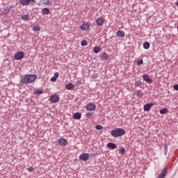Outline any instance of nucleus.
<instances>
[{"label":"nucleus","instance_id":"nucleus-1","mask_svg":"<svg viewBox=\"0 0 178 178\" xmlns=\"http://www.w3.org/2000/svg\"><path fill=\"white\" fill-rule=\"evenodd\" d=\"M37 79L36 74H26L24 78H22V83L29 84L33 83Z\"/></svg>","mask_w":178,"mask_h":178},{"label":"nucleus","instance_id":"nucleus-2","mask_svg":"<svg viewBox=\"0 0 178 178\" xmlns=\"http://www.w3.org/2000/svg\"><path fill=\"white\" fill-rule=\"evenodd\" d=\"M125 134H126L125 130H124L122 128H116V129L112 130L111 133V136L113 138L121 137V136L125 135Z\"/></svg>","mask_w":178,"mask_h":178},{"label":"nucleus","instance_id":"nucleus-3","mask_svg":"<svg viewBox=\"0 0 178 178\" xmlns=\"http://www.w3.org/2000/svg\"><path fill=\"white\" fill-rule=\"evenodd\" d=\"M24 58V53L23 51H18L14 54V59L15 60H20Z\"/></svg>","mask_w":178,"mask_h":178},{"label":"nucleus","instance_id":"nucleus-4","mask_svg":"<svg viewBox=\"0 0 178 178\" xmlns=\"http://www.w3.org/2000/svg\"><path fill=\"white\" fill-rule=\"evenodd\" d=\"M86 109L88 111H94L96 109V105L93 103H88L86 105Z\"/></svg>","mask_w":178,"mask_h":178},{"label":"nucleus","instance_id":"nucleus-5","mask_svg":"<svg viewBox=\"0 0 178 178\" xmlns=\"http://www.w3.org/2000/svg\"><path fill=\"white\" fill-rule=\"evenodd\" d=\"M95 22L98 26H102L105 22V19L102 17H99L96 19Z\"/></svg>","mask_w":178,"mask_h":178},{"label":"nucleus","instance_id":"nucleus-6","mask_svg":"<svg viewBox=\"0 0 178 178\" xmlns=\"http://www.w3.org/2000/svg\"><path fill=\"white\" fill-rule=\"evenodd\" d=\"M90 157L89 154L83 153L79 155V159L83 161H87Z\"/></svg>","mask_w":178,"mask_h":178},{"label":"nucleus","instance_id":"nucleus-7","mask_svg":"<svg viewBox=\"0 0 178 178\" xmlns=\"http://www.w3.org/2000/svg\"><path fill=\"white\" fill-rule=\"evenodd\" d=\"M31 1L35 3V0H19V3L23 6H29Z\"/></svg>","mask_w":178,"mask_h":178},{"label":"nucleus","instance_id":"nucleus-8","mask_svg":"<svg viewBox=\"0 0 178 178\" xmlns=\"http://www.w3.org/2000/svg\"><path fill=\"white\" fill-rule=\"evenodd\" d=\"M143 79L147 83H152V79L149 77L148 74H143Z\"/></svg>","mask_w":178,"mask_h":178},{"label":"nucleus","instance_id":"nucleus-9","mask_svg":"<svg viewBox=\"0 0 178 178\" xmlns=\"http://www.w3.org/2000/svg\"><path fill=\"white\" fill-rule=\"evenodd\" d=\"M50 101L56 104L59 102V97L57 95H53L50 97Z\"/></svg>","mask_w":178,"mask_h":178},{"label":"nucleus","instance_id":"nucleus-10","mask_svg":"<svg viewBox=\"0 0 178 178\" xmlns=\"http://www.w3.org/2000/svg\"><path fill=\"white\" fill-rule=\"evenodd\" d=\"M67 144V140L64 138H60L58 139V145L61 146H66Z\"/></svg>","mask_w":178,"mask_h":178},{"label":"nucleus","instance_id":"nucleus-11","mask_svg":"<svg viewBox=\"0 0 178 178\" xmlns=\"http://www.w3.org/2000/svg\"><path fill=\"white\" fill-rule=\"evenodd\" d=\"M154 106V104L153 103H150V104H146L144 105L143 106V109L145 111L147 112L149 111L151 108Z\"/></svg>","mask_w":178,"mask_h":178},{"label":"nucleus","instance_id":"nucleus-12","mask_svg":"<svg viewBox=\"0 0 178 178\" xmlns=\"http://www.w3.org/2000/svg\"><path fill=\"white\" fill-rule=\"evenodd\" d=\"M90 29L89 24L88 22L83 23L81 26L80 29L81 31H86Z\"/></svg>","mask_w":178,"mask_h":178},{"label":"nucleus","instance_id":"nucleus-13","mask_svg":"<svg viewBox=\"0 0 178 178\" xmlns=\"http://www.w3.org/2000/svg\"><path fill=\"white\" fill-rule=\"evenodd\" d=\"M107 147L108 149H117L118 148V146L115 143H108L107 144Z\"/></svg>","mask_w":178,"mask_h":178},{"label":"nucleus","instance_id":"nucleus-14","mask_svg":"<svg viewBox=\"0 0 178 178\" xmlns=\"http://www.w3.org/2000/svg\"><path fill=\"white\" fill-rule=\"evenodd\" d=\"M109 58L108 57V54H106V53H103L101 56H100V59L102 60H104V61H106L108 60Z\"/></svg>","mask_w":178,"mask_h":178},{"label":"nucleus","instance_id":"nucleus-15","mask_svg":"<svg viewBox=\"0 0 178 178\" xmlns=\"http://www.w3.org/2000/svg\"><path fill=\"white\" fill-rule=\"evenodd\" d=\"M116 35L118 38H124L125 36V32L124 31L119 30L117 31Z\"/></svg>","mask_w":178,"mask_h":178},{"label":"nucleus","instance_id":"nucleus-16","mask_svg":"<svg viewBox=\"0 0 178 178\" xmlns=\"http://www.w3.org/2000/svg\"><path fill=\"white\" fill-rule=\"evenodd\" d=\"M50 13V10L48 8H44L43 9H42V14L43 15H48Z\"/></svg>","mask_w":178,"mask_h":178},{"label":"nucleus","instance_id":"nucleus-17","mask_svg":"<svg viewBox=\"0 0 178 178\" xmlns=\"http://www.w3.org/2000/svg\"><path fill=\"white\" fill-rule=\"evenodd\" d=\"M59 77V73L56 72L54 74V76H53V77H51V79H50V81L51 82H56V79Z\"/></svg>","mask_w":178,"mask_h":178},{"label":"nucleus","instance_id":"nucleus-18","mask_svg":"<svg viewBox=\"0 0 178 178\" xmlns=\"http://www.w3.org/2000/svg\"><path fill=\"white\" fill-rule=\"evenodd\" d=\"M74 86L72 83L65 85V89L68 90H72L74 89Z\"/></svg>","mask_w":178,"mask_h":178},{"label":"nucleus","instance_id":"nucleus-19","mask_svg":"<svg viewBox=\"0 0 178 178\" xmlns=\"http://www.w3.org/2000/svg\"><path fill=\"white\" fill-rule=\"evenodd\" d=\"M73 118L75 119V120H80L81 118V114L79 112L75 113L73 115Z\"/></svg>","mask_w":178,"mask_h":178},{"label":"nucleus","instance_id":"nucleus-20","mask_svg":"<svg viewBox=\"0 0 178 178\" xmlns=\"http://www.w3.org/2000/svg\"><path fill=\"white\" fill-rule=\"evenodd\" d=\"M168 112V109L167 108H162L159 111V113L161 115H165Z\"/></svg>","mask_w":178,"mask_h":178},{"label":"nucleus","instance_id":"nucleus-21","mask_svg":"<svg viewBox=\"0 0 178 178\" xmlns=\"http://www.w3.org/2000/svg\"><path fill=\"white\" fill-rule=\"evenodd\" d=\"M150 47V44L148 42H145L143 43V48L146 50L149 49Z\"/></svg>","mask_w":178,"mask_h":178},{"label":"nucleus","instance_id":"nucleus-22","mask_svg":"<svg viewBox=\"0 0 178 178\" xmlns=\"http://www.w3.org/2000/svg\"><path fill=\"white\" fill-rule=\"evenodd\" d=\"M10 8L9 7H6V8H4L3 10L2 13H3V15H6V14H8L10 13Z\"/></svg>","mask_w":178,"mask_h":178},{"label":"nucleus","instance_id":"nucleus-23","mask_svg":"<svg viewBox=\"0 0 178 178\" xmlns=\"http://www.w3.org/2000/svg\"><path fill=\"white\" fill-rule=\"evenodd\" d=\"M101 51V48L99 47H95L93 48V52L95 54H99Z\"/></svg>","mask_w":178,"mask_h":178},{"label":"nucleus","instance_id":"nucleus-24","mask_svg":"<svg viewBox=\"0 0 178 178\" xmlns=\"http://www.w3.org/2000/svg\"><path fill=\"white\" fill-rule=\"evenodd\" d=\"M42 93H43V91L40 89H37L36 90H35V92H33V95H40Z\"/></svg>","mask_w":178,"mask_h":178},{"label":"nucleus","instance_id":"nucleus-25","mask_svg":"<svg viewBox=\"0 0 178 178\" xmlns=\"http://www.w3.org/2000/svg\"><path fill=\"white\" fill-rule=\"evenodd\" d=\"M21 19H22V21L27 22L29 19V16L28 15H22V17H21Z\"/></svg>","mask_w":178,"mask_h":178},{"label":"nucleus","instance_id":"nucleus-26","mask_svg":"<svg viewBox=\"0 0 178 178\" xmlns=\"http://www.w3.org/2000/svg\"><path fill=\"white\" fill-rule=\"evenodd\" d=\"M167 173H168L167 168H163L161 172V175H162V176H164V177L167 175Z\"/></svg>","mask_w":178,"mask_h":178},{"label":"nucleus","instance_id":"nucleus-27","mask_svg":"<svg viewBox=\"0 0 178 178\" xmlns=\"http://www.w3.org/2000/svg\"><path fill=\"white\" fill-rule=\"evenodd\" d=\"M32 30H33V31L35 32H38L40 31V28L39 26L36 25L35 26H33V28H32Z\"/></svg>","mask_w":178,"mask_h":178},{"label":"nucleus","instance_id":"nucleus-28","mask_svg":"<svg viewBox=\"0 0 178 178\" xmlns=\"http://www.w3.org/2000/svg\"><path fill=\"white\" fill-rule=\"evenodd\" d=\"M81 45L82 47H86L88 45V42L86 40H82L81 42Z\"/></svg>","mask_w":178,"mask_h":178},{"label":"nucleus","instance_id":"nucleus-29","mask_svg":"<svg viewBox=\"0 0 178 178\" xmlns=\"http://www.w3.org/2000/svg\"><path fill=\"white\" fill-rule=\"evenodd\" d=\"M102 129H103V127L101 124H97L95 126V129L96 130L99 131V130H102Z\"/></svg>","mask_w":178,"mask_h":178},{"label":"nucleus","instance_id":"nucleus-30","mask_svg":"<svg viewBox=\"0 0 178 178\" xmlns=\"http://www.w3.org/2000/svg\"><path fill=\"white\" fill-rule=\"evenodd\" d=\"M94 115V113L93 112H89L86 113V118H91Z\"/></svg>","mask_w":178,"mask_h":178},{"label":"nucleus","instance_id":"nucleus-31","mask_svg":"<svg viewBox=\"0 0 178 178\" xmlns=\"http://www.w3.org/2000/svg\"><path fill=\"white\" fill-rule=\"evenodd\" d=\"M125 152V149L124 147H121L120 149H119V154H124Z\"/></svg>","mask_w":178,"mask_h":178},{"label":"nucleus","instance_id":"nucleus-32","mask_svg":"<svg viewBox=\"0 0 178 178\" xmlns=\"http://www.w3.org/2000/svg\"><path fill=\"white\" fill-rule=\"evenodd\" d=\"M135 86H142V81H137L135 82Z\"/></svg>","mask_w":178,"mask_h":178},{"label":"nucleus","instance_id":"nucleus-33","mask_svg":"<svg viewBox=\"0 0 178 178\" xmlns=\"http://www.w3.org/2000/svg\"><path fill=\"white\" fill-rule=\"evenodd\" d=\"M136 95L137 97H142V96H143V93L140 92V91H137V92H136Z\"/></svg>","mask_w":178,"mask_h":178},{"label":"nucleus","instance_id":"nucleus-34","mask_svg":"<svg viewBox=\"0 0 178 178\" xmlns=\"http://www.w3.org/2000/svg\"><path fill=\"white\" fill-rule=\"evenodd\" d=\"M137 65H138V66H140L141 65H143V60L141 59V60H138Z\"/></svg>","mask_w":178,"mask_h":178},{"label":"nucleus","instance_id":"nucleus-35","mask_svg":"<svg viewBox=\"0 0 178 178\" xmlns=\"http://www.w3.org/2000/svg\"><path fill=\"white\" fill-rule=\"evenodd\" d=\"M26 170H28V172H32L34 171V168L32 166L26 168Z\"/></svg>","mask_w":178,"mask_h":178},{"label":"nucleus","instance_id":"nucleus-36","mask_svg":"<svg viewBox=\"0 0 178 178\" xmlns=\"http://www.w3.org/2000/svg\"><path fill=\"white\" fill-rule=\"evenodd\" d=\"M175 90L178 91V84H176L173 86Z\"/></svg>","mask_w":178,"mask_h":178},{"label":"nucleus","instance_id":"nucleus-37","mask_svg":"<svg viewBox=\"0 0 178 178\" xmlns=\"http://www.w3.org/2000/svg\"><path fill=\"white\" fill-rule=\"evenodd\" d=\"M165 177H164L163 175L160 174L157 178H165Z\"/></svg>","mask_w":178,"mask_h":178},{"label":"nucleus","instance_id":"nucleus-38","mask_svg":"<svg viewBox=\"0 0 178 178\" xmlns=\"http://www.w3.org/2000/svg\"><path fill=\"white\" fill-rule=\"evenodd\" d=\"M76 83L81 85V80H77Z\"/></svg>","mask_w":178,"mask_h":178},{"label":"nucleus","instance_id":"nucleus-39","mask_svg":"<svg viewBox=\"0 0 178 178\" xmlns=\"http://www.w3.org/2000/svg\"><path fill=\"white\" fill-rule=\"evenodd\" d=\"M175 6H178V0L176 1Z\"/></svg>","mask_w":178,"mask_h":178},{"label":"nucleus","instance_id":"nucleus-40","mask_svg":"<svg viewBox=\"0 0 178 178\" xmlns=\"http://www.w3.org/2000/svg\"><path fill=\"white\" fill-rule=\"evenodd\" d=\"M165 149H167V146L165 147Z\"/></svg>","mask_w":178,"mask_h":178},{"label":"nucleus","instance_id":"nucleus-41","mask_svg":"<svg viewBox=\"0 0 178 178\" xmlns=\"http://www.w3.org/2000/svg\"><path fill=\"white\" fill-rule=\"evenodd\" d=\"M177 31H178V26H177Z\"/></svg>","mask_w":178,"mask_h":178}]
</instances>
